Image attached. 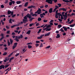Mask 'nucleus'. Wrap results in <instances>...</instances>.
Masks as SVG:
<instances>
[{
	"instance_id": "obj_1",
	"label": "nucleus",
	"mask_w": 75,
	"mask_h": 75,
	"mask_svg": "<svg viewBox=\"0 0 75 75\" xmlns=\"http://www.w3.org/2000/svg\"><path fill=\"white\" fill-rule=\"evenodd\" d=\"M23 38V35H21L20 36H16L15 39H14V40H16L17 42H18L19 41V39H21V38Z\"/></svg>"
},
{
	"instance_id": "obj_2",
	"label": "nucleus",
	"mask_w": 75,
	"mask_h": 75,
	"mask_svg": "<svg viewBox=\"0 0 75 75\" xmlns=\"http://www.w3.org/2000/svg\"><path fill=\"white\" fill-rule=\"evenodd\" d=\"M46 2H47L49 4H52V0H46Z\"/></svg>"
},
{
	"instance_id": "obj_3",
	"label": "nucleus",
	"mask_w": 75,
	"mask_h": 75,
	"mask_svg": "<svg viewBox=\"0 0 75 75\" xmlns=\"http://www.w3.org/2000/svg\"><path fill=\"white\" fill-rule=\"evenodd\" d=\"M51 25L50 24H48V25H47V27L43 29V30L44 31V30H45L46 29H47L48 28H51Z\"/></svg>"
},
{
	"instance_id": "obj_4",
	"label": "nucleus",
	"mask_w": 75,
	"mask_h": 75,
	"mask_svg": "<svg viewBox=\"0 0 75 75\" xmlns=\"http://www.w3.org/2000/svg\"><path fill=\"white\" fill-rule=\"evenodd\" d=\"M1 36L2 37L0 39V41H1V40L3 39L4 38V35L3 33H1Z\"/></svg>"
},
{
	"instance_id": "obj_5",
	"label": "nucleus",
	"mask_w": 75,
	"mask_h": 75,
	"mask_svg": "<svg viewBox=\"0 0 75 75\" xmlns=\"http://www.w3.org/2000/svg\"><path fill=\"white\" fill-rule=\"evenodd\" d=\"M59 10H63V11H67V9L64 8H60L59 9Z\"/></svg>"
},
{
	"instance_id": "obj_6",
	"label": "nucleus",
	"mask_w": 75,
	"mask_h": 75,
	"mask_svg": "<svg viewBox=\"0 0 75 75\" xmlns=\"http://www.w3.org/2000/svg\"><path fill=\"white\" fill-rule=\"evenodd\" d=\"M11 21L13 22H14V20L13 19H11V18H10L9 21V23L12 24V22H11Z\"/></svg>"
},
{
	"instance_id": "obj_7",
	"label": "nucleus",
	"mask_w": 75,
	"mask_h": 75,
	"mask_svg": "<svg viewBox=\"0 0 75 75\" xmlns=\"http://www.w3.org/2000/svg\"><path fill=\"white\" fill-rule=\"evenodd\" d=\"M23 23H26L28 22V20L27 19H23Z\"/></svg>"
},
{
	"instance_id": "obj_8",
	"label": "nucleus",
	"mask_w": 75,
	"mask_h": 75,
	"mask_svg": "<svg viewBox=\"0 0 75 75\" xmlns=\"http://www.w3.org/2000/svg\"><path fill=\"white\" fill-rule=\"evenodd\" d=\"M44 36V35H40V37H39L37 38L38 39H41V38H42V37L43 36Z\"/></svg>"
},
{
	"instance_id": "obj_9",
	"label": "nucleus",
	"mask_w": 75,
	"mask_h": 75,
	"mask_svg": "<svg viewBox=\"0 0 75 75\" xmlns=\"http://www.w3.org/2000/svg\"><path fill=\"white\" fill-rule=\"evenodd\" d=\"M35 6H33V5H31V6H30L28 7V8H29V9L30 8H34L35 7Z\"/></svg>"
},
{
	"instance_id": "obj_10",
	"label": "nucleus",
	"mask_w": 75,
	"mask_h": 75,
	"mask_svg": "<svg viewBox=\"0 0 75 75\" xmlns=\"http://www.w3.org/2000/svg\"><path fill=\"white\" fill-rule=\"evenodd\" d=\"M53 9L52 8H50L49 11V12L50 13H52V12Z\"/></svg>"
},
{
	"instance_id": "obj_11",
	"label": "nucleus",
	"mask_w": 75,
	"mask_h": 75,
	"mask_svg": "<svg viewBox=\"0 0 75 75\" xmlns=\"http://www.w3.org/2000/svg\"><path fill=\"white\" fill-rule=\"evenodd\" d=\"M51 34V32H49L48 33H47V34H46L45 35V36H49L50 35V34Z\"/></svg>"
},
{
	"instance_id": "obj_12",
	"label": "nucleus",
	"mask_w": 75,
	"mask_h": 75,
	"mask_svg": "<svg viewBox=\"0 0 75 75\" xmlns=\"http://www.w3.org/2000/svg\"><path fill=\"white\" fill-rule=\"evenodd\" d=\"M62 28H64V31H67V28L64 26Z\"/></svg>"
},
{
	"instance_id": "obj_13",
	"label": "nucleus",
	"mask_w": 75,
	"mask_h": 75,
	"mask_svg": "<svg viewBox=\"0 0 75 75\" xmlns=\"http://www.w3.org/2000/svg\"><path fill=\"white\" fill-rule=\"evenodd\" d=\"M17 45V43H15L14 44L13 46L12 47H16Z\"/></svg>"
},
{
	"instance_id": "obj_14",
	"label": "nucleus",
	"mask_w": 75,
	"mask_h": 75,
	"mask_svg": "<svg viewBox=\"0 0 75 75\" xmlns=\"http://www.w3.org/2000/svg\"><path fill=\"white\" fill-rule=\"evenodd\" d=\"M57 36H56L57 38H60V35L59 34H57Z\"/></svg>"
},
{
	"instance_id": "obj_15",
	"label": "nucleus",
	"mask_w": 75,
	"mask_h": 75,
	"mask_svg": "<svg viewBox=\"0 0 75 75\" xmlns=\"http://www.w3.org/2000/svg\"><path fill=\"white\" fill-rule=\"evenodd\" d=\"M9 40L11 42V44L12 45L13 42V41L11 38H10Z\"/></svg>"
},
{
	"instance_id": "obj_16",
	"label": "nucleus",
	"mask_w": 75,
	"mask_h": 75,
	"mask_svg": "<svg viewBox=\"0 0 75 75\" xmlns=\"http://www.w3.org/2000/svg\"><path fill=\"white\" fill-rule=\"evenodd\" d=\"M30 33H31V30H28L26 33V34H30Z\"/></svg>"
},
{
	"instance_id": "obj_17",
	"label": "nucleus",
	"mask_w": 75,
	"mask_h": 75,
	"mask_svg": "<svg viewBox=\"0 0 75 75\" xmlns=\"http://www.w3.org/2000/svg\"><path fill=\"white\" fill-rule=\"evenodd\" d=\"M28 2H27L26 3H25V5H24V6L25 7H27V6H28Z\"/></svg>"
},
{
	"instance_id": "obj_18",
	"label": "nucleus",
	"mask_w": 75,
	"mask_h": 75,
	"mask_svg": "<svg viewBox=\"0 0 75 75\" xmlns=\"http://www.w3.org/2000/svg\"><path fill=\"white\" fill-rule=\"evenodd\" d=\"M40 17L41 18H42V17L44 18V16L42 15V13H41L40 14Z\"/></svg>"
},
{
	"instance_id": "obj_19",
	"label": "nucleus",
	"mask_w": 75,
	"mask_h": 75,
	"mask_svg": "<svg viewBox=\"0 0 75 75\" xmlns=\"http://www.w3.org/2000/svg\"><path fill=\"white\" fill-rule=\"evenodd\" d=\"M1 67L2 69H4V67H5V66L4 65H1Z\"/></svg>"
},
{
	"instance_id": "obj_20",
	"label": "nucleus",
	"mask_w": 75,
	"mask_h": 75,
	"mask_svg": "<svg viewBox=\"0 0 75 75\" xmlns=\"http://www.w3.org/2000/svg\"><path fill=\"white\" fill-rule=\"evenodd\" d=\"M51 30V28H47V29H46V31H50V30Z\"/></svg>"
},
{
	"instance_id": "obj_21",
	"label": "nucleus",
	"mask_w": 75,
	"mask_h": 75,
	"mask_svg": "<svg viewBox=\"0 0 75 75\" xmlns=\"http://www.w3.org/2000/svg\"><path fill=\"white\" fill-rule=\"evenodd\" d=\"M73 21H74V20L73 19L71 21H70L68 23V24H71L72 23H73Z\"/></svg>"
},
{
	"instance_id": "obj_22",
	"label": "nucleus",
	"mask_w": 75,
	"mask_h": 75,
	"mask_svg": "<svg viewBox=\"0 0 75 75\" xmlns=\"http://www.w3.org/2000/svg\"><path fill=\"white\" fill-rule=\"evenodd\" d=\"M35 18H30V20H29V21H32V20H33V19H34Z\"/></svg>"
},
{
	"instance_id": "obj_23",
	"label": "nucleus",
	"mask_w": 75,
	"mask_h": 75,
	"mask_svg": "<svg viewBox=\"0 0 75 75\" xmlns=\"http://www.w3.org/2000/svg\"><path fill=\"white\" fill-rule=\"evenodd\" d=\"M11 13V11H8V14H10Z\"/></svg>"
},
{
	"instance_id": "obj_24",
	"label": "nucleus",
	"mask_w": 75,
	"mask_h": 75,
	"mask_svg": "<svg viewBox=\"0 0 75 75\" xmlns=\"http://www.w3.org/2000/svg\"><path fill=\"white\" fill-rule=\"evenodd\" d=\"M38 21H41V18L40 17L38 18Z\"/></svg>"
},
{
	"instance_id": "obj_25",
	"label": "nucleus",
	"mask_w": 75,
	"mask_h": 75,
	"mask_svg": "<svg viewBox=\"0 0 75 75\" xmlns=\"http://www.w3.org/2000/svg\"><path fill=\"white\" fill-rule=\"evenodd\" d=\"M16 3H17V4H20L21 3V1H17L16 2Z\"/></svg>"
},
{
	"instance_id": "obj_26",
	"label": "nucleus",
	"mask_w": 75,
	"mask_h": 75,
	"mask_svg": "<svg viewBox=\"0 0 75 75\" xmlns=\"http://www.w3.org/2000/svg\"><path fill=\"white\" fill-rule=\"evenodd\" d=\"M13 54V52H12L11 54H10L8 56V57H10Z\"/></svg>"
},
{
	"instance_id": "obj_27",
	"label": "nucleus",
	"mask_w": 75,
	"mask_h": 75,
	"mask_svg": "<svg viewBox=\"0 0 75 75\" xmlns=\"http://www.w3.org/2000/svg\"><path fill=\"white\" fill-rule=\"evenodd\" d=\"M69 26L70 27H74V26H75V24L71 25H69Z\"/></svg>"
},
{
	"instance_id": "obj_28",
	"label": "nucleus",
	"mask_w": 75,
	"mask_h": 75,
	"mask_svg": "<svg viewBox=\"0 0 75 75\" xmlns=\"http://www.w3.org/2000/svg\"><path fill=\"white\" fill-rule=\"evenodd\" d=\"M58 26V28H60L61 27H62V25H59Z\"/></svg>"
},
{
	"instance_id": "obj_29",
	"label": "nucleus",
	"mask_w": 75,
	"mask_h": 75,
	"mask_svg": "<svg viewBox=\"0 0 75 75\" xmlns=\"http://www.w3.org/2000/svg\"><path fill=\"white\" fill-rule=\"evenodd\" d=\"M55 9L56 10H57V8H59V7H58V6L57 5H56L55 6Z\"/></svg>"
},
{
	"instance_id": "obj_30",
	"label": "nucleus",
	"mask_w": 75,
	"mask_h": 75,
	"mask_svg": "<svg viewBox=\"0 0 75 75\" xmlns=\"http://www.w3.org/2000/svg\"><path fill=\"white\" fill-rule=\"evenodd\" d=\"M41 30H42V29H39L38 31L37 32L38 34H39L41 31Z\"/></svg>"
},
{
	"instance_id": "obj_31",
	"label": "nucleus",
	"mask_w": 75,
	"mask_h": 75,
	"mask_svg": "<svg viewBox=\"0 0 75 75\" xmlns=\"http://www.w3.org/2000/svg\"><path fill=\"white\" fill-rule=\"evenodd\" d=\"M23 19H25V20H27V16H25L24 17Z\"/></svg>"
},
{
	"instance_id": "obj_32",
	"label": "nucleus",
	"mask_w": 75,
	"mask_h": 75,
	"mask_svg": "<svg viewBox=\"0 0 75 75\" xmlns=\"http://www.w3.org/2000/svg\"><path fill=\"white\" fill-rule=\"evenodd\" d=\"M60 31H62V32H65V31L63 30V29L61 28V29L59 30Z\"/></svg>"
},
{
	"instance_id": "obj_33",
	"label": "nucleus",
	"mask_w": 75,
	"mask_h": 75,
	"mask_svg": "<svg viewBox=\"0 0 75 75\" xmlns=\"http://www.w3.org/2000/svg\"><path fill=\"white\" fill-rule=\"evenodd\" d=\"M1 8H3L4 7V5H1Z\"/></svg>"
},
{
	"instance_id": "obj_34",
	"label": "nucleus",
	"mask_w": 75,
	"mask_h": 75,
	"mask_svg": "<svg viewBox=\"0 0 75 75\" xmlns=\"http://www.w3.org/2000/svg\"><path fill=\"white\" fill-rule=\"evenodd\" d=\"M10 43L9 41H8V46H10Z\"/></svg>"
},
{
	"instance_id": "obj_35",
	"label": "nucleus",
	"mask_w": 75,
	"mask_h": 75,
	"mask_svg": "<svg viewBox=\"0 0 75 75\" xmlns=\"http://www.w3.org/2000/svg\"><path fill=\"white\" fill-rule=\"evenodd\" d=\"M37 11L38 12H40L41 11V8H39L38 9V10Z\"/></svg>"
},
{
	"instance_id": "obj_36",
	"label": "nucleus",
	"mask_w": 75,
	"mask_h": 75,
	"mask_svg": "<svg viewBox=\"0 0 75 75\" xmlns=\"http://www.w3.org/2000/svg\"><path fill=\"white\" fill-rule=\"evenodd\" d=\"M16 25H13L11 26V28H14V27H16Z\"/></svg>"
},
{
	"instance_id": "obj_37",
	"label": "nucleus",
	"mask_w": 75,
	"mask_h": 75,
	"mask_svg": "<svg viewBox=\"0 0 75 75\" xmlns=\"http://www.w3.org/2000/svg\"><path fill=\"white\" fill-rule=\"evenodd\" d=\"M63 17H66V18H67L68 17V15H63Z\"/></svg>"
},
{
	"instance_id": "obj_38",
	"label": "nucleus",
	"mask_w": 75,
	"mask_h": 75,
	"mask_svg": "<svg viewBox=\"0 0 75 75\" xmlns=\"http://www.w3.org/2000/svg\"><path fill=\"white\" fill-rule=\"evenodd\" d=\"M7 54V53L6 52H5L3 54V55H6Z\"/></svg>"
},
{
	"instance_id": "obj_39",
	"label": "nucleus",
	"mask_w": 75,
	"mask_h": 75,
	"mask_svg": "<svg viewBox=\"0 0 75 75\" xmlns=\"http://www.w3.org/2000/svg\"><path fill=\"white\" fill-rule=\"evenodd\" d=\"M34 25V23H31L29 25L30 27H31Z\"/></svg>"
},
{
	"instance_id": "obj_40",
	"label": "nucleus",
	"mask_w": 75,
	"mask_h": 75,
	"mask_svg": "<svg viewBox=\"0 0 75 75\" xmlns=\"http://www.w3.org/2000/svg\"><path fill=\"white\" fill-rule=\"evenodd\" d=\"M57 5L59 6V7H60L61 6V4H58Z\"/></svg>"
},
{
	"instance_id": "obj_41",
	"label": "nucleus",
	"mask_w": 75,
	"mask_h": 75,
	"mask_svg": "<svg viewBox=\"0 0 75 75\" xmlns=\"http://www.w3.org/2000/svg\"><path fill=\"white\" fill-rule=\"evenodd\" d=\"M9 6H11V5H12V2H9Z\"/></svg>"
},
{
	"instance_id": "obj_42",
	"label": "nucleus",
	"mask_w": 75,
	"mask_h": 75,
	"mask_svg": "<svg viewBox=\"0 0 75 75\" xmlns=\"http://www.w3.org/2000/svg\"><path fill=\"white\" fill-rule=\"evenodd\" d=\"M64 2H66V3H69V1H68V0H65Z\"/></svg>"
},
{
	"instance_id": "obj_43",
	"label": "nucleus",
	"mask_w": 75,
	"mask_h": 75,
	"mask_svg": "<svg viewBox=\"0 0 75 75\" xmlns=\"http://www.w3.org/2000/svg\"><path fill=\"white\" fill-rule=\"evenodd\" d=\"M47 25H47V24L45 25L43 27V28H45V27H47Z\"/></svg>"
},
{
	"instance_id": "obj_44",
	"label": "nucleus",
	"mask_w": 75,
	"mask_h": 75,
	"mask_svg": "<svg viewBox=\"0 0 75 75\" xmlns=\"http://www.w3.org/2000/svg\"><path fill=\"white\" fill-rule=\"evenodd\" d=\"M48 21L47 20H43V22H44V23H47V22Z\"/></svg>"
},
{
	"instance_id": "obj_45",
	"label": "nucleus",
	"mask_w": 75,
	"mask_h": 75,
	"mask_svg": "<svg viewBox=\"0 0 75 75\" xmlns=\"http://www.w3.org/2000/svg\"><path fill=\"white\" fill-rule=\"evenodd\" d=\"M11 35H15V33H14V32H13L12 33Z\"/></svg>"
},
{
	"instance_id": "obj_46",
	"label": "nucleus",
	"mask_w": 75,
	"mask_h": 75,
	"mask_svg": "<svg viewBox=\"0 0 75 75\" xmlns=\"http://www.w3.org/2000/svg\"><path fill=\"white\" fill-rule=\"evenodd\" d=\"M25 48H23V49H22V51L24 53V52L25 51Z\"/></svg>"
},
{
	"instance_id": "obj_47",
	"label": "nucleus",
	"mask_w": 75,
	"mask_h": 75,
	"mask_svg": "<svg viewBox=\"0 0 75 75\" xmlns=\"http://www.w3.org/2000/svg\"><path fill=\"white\" fill-rule=\"evenodd\" d=\"M27 16V17H28V18H29V19H30V18H31V17H32L31 16Z\"/></svg>"
},
{
	"instance_id": "obj_48",
	"label": "nucleus",
	"mask_w": 75,
	"mask_h": 75,
	"mask_svg": "<svg viewBox=\"0 0 75 75\" xmlns=\"http://www.w3.org/2000/svg\"><path fill=\"white\" fill-rule=\"evenodd\" d=\"M53 1H54V2L55 3H57V1L58 0H52Z\"/></svg>"
},
{
	"instance_id": "obj_49",
	"label": "nucleus",
	"mask_w": 75,
	"mask_h": 75,
	"mask_svg": "<svg viewBox=\"0 0 75 75\" xmlns=\"http://www.w3.org/2000/svg\"><path fill=\"white\" fill-rule=\"evenodd\" d=\"M20 55V53H17V54H16L15 55V57H17L18 55Z\"/></svg>"
},
{
	"instance_id": "obj_50",
	"label": "nucleus",
	"mask_w": 75,
	"mask_h": 75,
	"mask_svg": "<svg viewBox=\"0 0 75 75\" xmlns=\"http://www.w3.org/2000/svg\"><path fill=\"white\" fill-rule=\"evenodd\" d=\"M43 47V45L42 44V43H41L40 46V47Z\"/></svg>"
},
{
	"instance_id": "obj_51",
	"label": "nucleus",
	"mask_w": 75,
	"mask_h": 75,
	"mask_svg": "<svg viewBox=\"0 0 75 75\" xmlns=\"http://www.w3.org/2000/svg\"><path fill=\"white\" fill-rule=\"evenodd\" d=\"M10 30H8L6 32V34H9L10 33Z\"/></svg>"
},
{
	"instance_id": "obj_52",
	"label": "nucleus",
	"mask_w": 75,
	"mask_h": 75,
	"mask_svg": "<svg viewBox=\"0 0 75 75\" xmlns=\"http://www.w3.org/2000/svg\"><path fill=\"white\" fill-rule=\"evenodd\" d=\"M6 1L5 2V4H7V2H8V0H5Z\"/></svg>"
},
{
	"instance_id": "obj_53",
	"label": "nucleus",
	"mask_w": 75,
	"mask_h": 75,
	"mask_svg": "<svg viewBox=\"0 0 75 75\" xmlns=\"http://www.w3.org/2000/svg\"><path fill=\"white\" fill-rule=\"evenodd\" d=\"M41 13H42L41 11V12H38V14H41Z\"/></svg>"
},
{
	"instance_id": "obj_54",
	"label": "nucleus",
	"mask_w": 75,
	"mask_h": 75,
	"mask_svg": "<svg viewBox=\"0 0 75 75\" xmlns=\"http://www.w3.org/2000/svg\"><path fill=\"white\" fill-rule=\"evenodd\" d=\"M6 28L7 29H9V28H10V27H9V26H8L7 25L6 26Z\"/></svg>"
},
{
	"instance_id": "obj_55",
	"label": "nucleus",
	"mask_w": 75,
	"mask_h": 75,
	"mask_svg": "<svg viewBox=\"0 0 75 75\" xmlns=\"http://www.w3.org/2000/svg\"><path fill=\"white\" fill-rule=\"evenodd\" d=\"M24 11H27V9L26 8H25L24 10Z\"/></svg>"
},
{
	"instance_id": "obj_56",
	"label": "nucleus",
	"mask_w": 75,
	"mask_h": 75,
	"mask_svg": "<svg viewBox=\"0 0 75 75\" xmlns=\"http://www.w3.org/2000/svg\"><path fill=\"white\" fill-rule=\"evenodd\" d=\"M59 21H60V22H61V21H62V19H60L59 18L58 19Z\"/></svg>"
},
{
	"instance_id": "obj_57",
	"label": "nucleus",
	"mask_w": 75,
	"mask_h": 75,
	"mask_svg": "<svg viewBox=\"0 0 75 75\" xmlns=\"http://www.w3.org/2000/svg\"><path fill=\"white\" fill-rule=\"evenodd\" d=\"M40 8H44V6H40Z\"/></svg>"
},
{
	"instance_id": "obj_58",
	"label": "nucleus",
	"mask_w": 75,
	"mask_h": 75,
	"mask_svg": "<svg viewBox=\"0 0 75 75\" xmlns=\"http://www.w3.org/2000/svg\"><path fill=\"white\" fill-rule=\"evenodd\" d=\"M12 3L13 4H14L15 3V1H13Z\"/></svg>"
},
{
	"instance_id": "obj_59",
	"label": "nucleus",
	"mask_w": 75,
	"mask_h": 75,
	"mask_svg": "<svg viewBox=\"0 0 75 75\" xmlns=\"http://www.w3.org/2000/svg\"><path fill=\"white\" fill-rule=\"evenodd\" d=\"M26 16H31V15L29 14V13H28L27 14V15H26Z\"/></svg>"
},
{
	"instance_id": "obj_60",
	"label": "nucleus",
	"mask_w": 75,
	"mask_h": 75,
	"mask_svg": "<svg viewBox=\"0 0 75 75\" xmlns=\"http://www.w3.org/2000/svg\"><path fill=\"white\" fill-rule=\"evenodd\" d=\"M54 25H58V23H54Z\"/></svg>"
},
{
	"instance_id": "obj_61",
	"label": "nucleus",
	"mask_w": 75,
	"mask_h": 75,
	"mask_svg": "<svg viewBox=\"0 0 75 75\" xmlns=\"http://www.w3.org/2000/svg\"><path fill=\"white\" fill-rule=\"evenodd\" d=\"M68 17H69V16H70V17H72V15H71L70 14H68Z\"/></svg>"
},
{
	"instance_id": "obj_62",
	"label": "nucleus",
	"mask_w": 75,
	"mask_h": 75,
	"mask_svg": "<svg viewBox=\"0 0 75 75\" xmlns=\"http://www.w3.org/2000/svg\"><path fill=\"white\" fill-rule=\"evenodd\" d=\"M16 16V15L15 14H14L12 16V17H15Z\"/></svg>"
},
{
	"instance_id": "obj_63",
	"label": "nucleus",
	"mask_w": 75,
	"mask_h": 75,
	"mask_svg": "<svg viewBox=\"0 0 75 75\" xmlns=\"http://www.w3.org/2000/svg\"><path fill=\"white\" fill-rule=\"evenodd\" d=\"M36 43H40V41H36Z\"/></svg>"
},
{
	"instance_id": "obj_64",
	"label": "nucleus",
	"mask_w": 75,
	"mask_h": 75,
	"mask_svg": "<svg viewBox=\"0 0 75 75\" xmlns=\"http://www.w3.org/2000/svg\"><path fill=\"white\" fill-rule=\"evenodd\" d=\"M63 35H66V33H64L63 34Z\"/></svg>"
}]
</instances>
